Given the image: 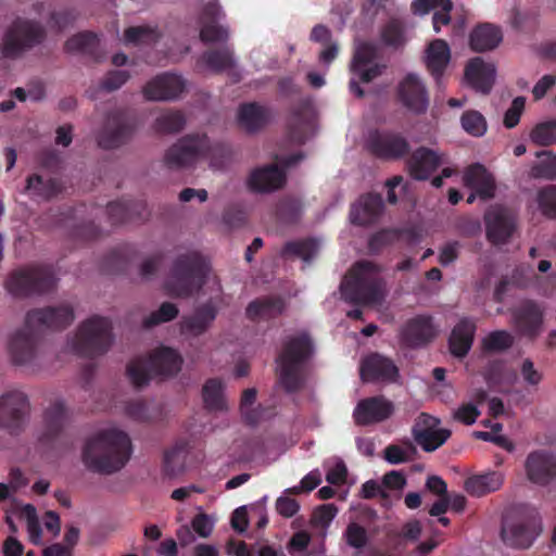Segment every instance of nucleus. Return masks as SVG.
<instances>
[{
  "instance_id": "f257e3e1",
  "label": "nucleus",
  "mask_w": 556,
  "mask_h": 556,
  "mask_svg": "<svg viewBox=\"0 0 556 556\" xmlns=\"http://www.w3.org/2000/svg\"><path fill=\"white\" fill-rule=\"evenodd\" d=\"M132 453L128 434L116 429L102 430L88 438L81 451V462L94 473L112 475L128 463Z\"/></svg>"
},
{
  "instance_id": "f03ea898",
  "label": "nucleus",
  "mask_w": 556,
  "mask_h": 556,
  "mask_svg": "<svg viewBox=\"0 0 556 556\" xmlns=\"http://www.w3.org/2000/svg\"><path fill=\"white\" fill-rule=\"evenodd\" d=\"M314 353V342L307 332H300L283 340L276 362L279 382L287 393H295L304 388L306 366Z\"/></svg>"
},
{
  "instance_id": "7ed1b4c3",
  "label": "nucleus",
  "mask_w": 556,
  "mask_h": 556,
  "mask_svg": "<svg viewBox=\"0 0 556 556\" xmlns=\"http://www.w3.org/2000/svg\"><path fill=\"white\" fill-rule=\"evenodd\" d=\"M340 291L342 299L355 305L380 304L386 298L381 268L370 261H359L345 274Z\"/></svg>"
},
{
  "instance_id": "20e7f679",
  "label": "nucleus",
  "mask_w": 556,
  "mask_h": 556,
  "mask_svg": "<svg viewBox=\"0 0 556 556\" xmlns=\"http://www.w3.org/2000/svg\"><path fill=\"white\" fill-rule=\"evenodd\" d=\"M210 271L211 266L201 253L180 254L170 267L165 290L174 298H190L203 288Z\"/></svg>"
},
{
  "instance_id": "39448f33",
  "label": "nucleus",
  "mask_w": 556,
  "mask_h": 556,
  "mask_svg": "<svg viewBox=\"0 0 556 556\" xmlns=\"http://www.w3.org/2000/svg\"><path fill=\"white\" fill-rule=\"evenodd\" d=\"M182 365L180 354L167 346H162L148 357H136L127 366V376L136 388L149 383L152 377H172L177 375Z\"/></svg>"
},
{
  "instance_id": "423d86ee",
  "label": "nucleus",
  "mask_w": 556,
  "mask_h": 556,
  "mask_svg": "<svg viewBox=\"0 0 556 556\" xmlns=\"http://www.w3.org/2000/svg\"><path fill=\"white\" fill-rule=\"evenodd\" d=\"M542 532V521L534 509L514 507L506 511L501 526L503 542L513 548L527 549Z\"/></svg>"
},
{
  "instance_id": "0eeeda50",
  "label": "nucleus",
  "mask_w": 556,
  "mask_h": 556,
  "mask_svg": "<svg viewBox=\"0 0 556 556\" xmlns=\"http://www.w3.org/2000/svg\"><path fill=\"white\" fill-rule=\"evenodd\" d=\"M112 342L111 321L106 317L94 315L79 325L70 345L75 354L93 358L105 354Z\"/></svg>"
},
{
  "instance_id": "6e6552de",
  "label": "nucleus",
  "mask_w": 556,
  "mask_h": 556,
  "mask_svg": "<svg viewBox=\"0 0 556 556\" xmlns=\"http://www.w3.org/2000/svg\"><path fill=\"white\" fill-rule=\"evenodd\" d=\"M55 282L52 265L31 263L13 270L7 278L5 288L15 298H27L50 292Z\"/></svg>"
},
{
  "instance_id": "1a4fd4ad",
  "label": "nucleus",
  "mask_w": 556,
  "mask_h": 556,
  "mask_svg": "<svg viewBox=\"0 0 556 556\" xmlns=\"http://www.w3.org/2000/svg\"><path fill=\"white\" fill-rule=\"evenodd\" d=\"M47 38L41 23L17 17L5 29L0 45V54L8 60H18L26 52L40 46Z\"/></svg>"
},
{
  "instance_id": "9d476101",
  "label": "nucleus",
  "mask_w": 556,
  "mask_h": 556,
  "mask_svg": "<svg viewBox=\"0 0 556 556\" xmlns=\"http://www.w3.org/2000/svg\"><path fill=\"white\" fill-rule=\"evenodd\" d=\"M215 149H223V146H213L206 135H187L166 150L164 163L170 169L190 167L200 159L211 156Z\"/></svg>"
},
{
  "instance_id": "9b49d317",
  "label": "nucleus",
  "mask_w": 556,
  "mask_h": 556,
  "mask_svg": "<svg viewBox=\"0 0 556 556\" xmlns=\"http://www.w3.org/2000/svg\"><path fill=\"white\" fill-rule=\"evenodd\" d=\"M29 401L25 393L12 390L0 396V428L10 435H20L26 428Z\"/></svg>"
},
{
  "instance_id": "f8f14e48",
  "label": "nucleus",
  "mask_w": 556,
  "mask_h": 556,
  "mask_svg": "<svg viewBox=\"0 0 556 556\" xmlns=\"http://www.w3.org/2000/svg\"><path fill=\"white\" fill-rule=\"evenodd\" d=\"M366 150L382 161H397L407 156L410 144L406 137L394 130L375 129L368 134L365 142Z\"/></svg>"
},
{
  "instance_id": "ddd939ff",
  "label": "nucleus",
  "mask_w": 556,
  "mask_h": 556,
  "mask_svg": "<svg viewBox=\"0 0 556 556\" xmlns=\"http://www.w3.org/2000/svg\"><path fill=\"white\" fill-rule=\"evenodd\" d=\"M135 129L136 122L126 111H112L97 136L98 144L106 150L116 149L131 138Z\"/></svg>"
},
{
  "instance_id": "4468645a",
  "label": "nucleus",
  "mask_w": 556,
  "mask_h": 556,
  "mask_svg": "<svg viewBox=\"0 0 556 556\" xmlns=\"http://www.w3.org/2000/svg\"><path fill=\"white\" fill-rule=\"evenodd\" d=\"M74 308L68 304L34 308L26 314V325L38 329L62 330L74 320Z\"/></svg>"
},
{
  "instance_id": "2eb2a0df",
  "label": "nucleus",
  "mask_w": 556,
  "mask_h": 556,
  "mask_svg": "<svg viewBox=\"0 0 556 556\" xmlns=\"http://www.w3.org/2000/svg\"><path fill=\"white\" fill-rule=\"evenodd\" d=\"M34 326H25L14 331L8 344L9 355L14 365L30 364L38 354L39 338Z\"/></svg>"
},
{
  "instance_id": "dca6fc26",
  "label": "nucleus",
  "mask_w": 556,
  "mask_h": 556,
  "mask_svg": "<svg viewBox=\"0 0 556 556\" xmlns=\"http://www.w3.org/2000/svg\"><path fill=\"white\" fill-rule=\"evenodd\" d=\"M528 480L538 485H547L556 480V454L538 450L531 452L525 462Z\"/></svg>"
},
{
  "instance_id": "f3484780",
  "label": "nucleus",
  "mask_w": 556,
  "mask_h": 556,
  "mask_svg": "<svg viewBox=\"0 0 556 556\" xmlns=\"http://www.w3.org/2000/svg\"><path fill=\"white\" fill-rule=\"evenodd\" d=\"M377 54V47L370 42H361L355 48L351 72L364 84L372 81L386 68V65L376 62Z\"/></svg>"
},
{
  "instance_id": "a211bd4d",
  "label": "nucleus",
  "mask_w": 556,
  "mask_h": 556,
  "mask_svg": "<svg viewBox=\"0 0 556 556\" xmlns=\"http://www.w3.org/2000/svg\"><path fill=\"white\" fill-rule=\"evenodd\" d=\"M359 374L364 382H395L399 378V368L391 358L379 353H370L362 359Z\"/></svg>"
},
{
  "instance_id": "6ab92c4d",
  "label": "nucleus",
  "mask_w": 556,
  "mask_h": 556,
  "mask_svg": "<svg viewBox=\"0 0 556 556\" xmlns=\"http://www.w3.org/2000/svg\"><path fill=\"white\" fill-rule=\"evenodd\" d=\"M486 238L493 244L505 243L516 228L514 215L503 206H494L484 215Z\"/></svg>"
},
{
  "instance_id": "aec40b11",
  "label": "nucleus",
  "mask_w": 556,
  "mask_h": 556,
  "mask_svg": "<svg viewBox=\"0 0 556 556\" xmlns=\"http://www.w3.org/2000/svg\"><path fill=\"white\" fill-rule=\"evenodd\" d=\"M394 412V405L382 395H376L361 400L353 417L358 426L378 424L388 419Z\"/></svg>"
},
{
  "instance_id": "412c9836",
  "label": "nucleus",
  "mask_w": 556,
  "mask_h": 556,
  "mask_svg": "<svg viewBox=\"0 0 556 556\" xmlns=\"http://www.w3.org/2000/svg\"><path fill=\"white\" fill-rule=\"evenodd\" d=\"M186 84L176 74H161L146 84L142 93L150 101H166L177 99L185 90Z\"/></svg>"
},
{
  "instance_id": "4be33fe9",
  "label": "nucleus",
  "mask_w": 556,
  "mask_h": 556,
  "mask_svg": "<svg viewBox=\"0 0 556 556\" xmlns=\"http://www.w3.org/2000/svg\"><path fill=\"white\" fill-rule=\"evenodd\" d=\"M66 408L61 401L52 403L43 413L42 429L38 441L48 448H54L66 424Z\"/></svg>"
},
{
  "instance_id": "5701e85b",
  "label": "nucleus",
  "mask_w": 556,
  "mask_h": 556,
  "mask_svg": "<svg viewBox=\"0 0 556 556\" xmlns=\"http://www.w3.org/2000/svg\"><path fill=\"white\" fill-rule=\"evenodd\" d=\"M399 99L409 111L421 114L429 105V97L422 81L416 74H407L399 85Z\"/></svg>"
},
{
  "instance_id": "b1692460",
  "label": "nucleus",
  "mask_w": 556,
  "mask_h": 556,
  "mask_svg": "<svg viewBox=\"0 0 556 556\" xmlns=\"http://www.w3.org/2000/svg\"><path fill=\"white\" fill-rule=\"evenodd\" d=\"M496 70L480 56L470 59L465 67L464 79L475 91L489 94L495 83Z\"/></svg>"
},
{
  "instance_id": "393cba45",
  "label": "nucleus",
  "mask_w": 556,
  "mask_h": 556,
  "mask_svg": "<svg viewBox=\"0 0 556 556\" xmlns=\"http://www.w3.org/2000/svg\"><path fill=\"white\" fill-rule=\"evenodd\" d=\"M434 336L431 318L419 315L403 325L400 331V341L406 348L417 349L428 344Z\"/></svg>"
},
{
  "instance_id": "a878e982",
  "label": "nucleus",
  "mask_w": 556,
  "mask_h": 556,
  "mask_svg": "<svg viewBox=\"0 0 556 556\" xmlns=\"http://www.w3.org/2000/svg\"><path fill=\"white\" fill-rule=\"evenodd\" d=\"M464 182L473 191L468 195L467 203H472L476 197L483 201L494 198L495 181L483 165L479 163L470 165L464 174Z\"/></svg>"
},
{
  "instance_id": "bb28decb",
  "label": "nucleus",
  "mask_w": 556,
  "mask_h": 556,
  "mask_svg": "<svg viewBox=\"0 0 556 556\" xmlns=\"http://www.w3.org/2000/svg\"><path fill=\"white\" fill-rule=\"evenodd\" d=\"M217 314L218 309L212 301L197 306L192 314L182 317L181 332L193 337L205 333L212 327Z\"/></svg>"
},
{
  "instance_id": "cd10ccee",
  "label": "nucleus",
  "mask_w": 556,
  "mask_h": 556,
  "mask_svg": "<svg viewBox=\"0 0 556 556\" xmlns=\"http://www.w3.org/2000/svg\"><path fill=\"white\" fill-rule=\"evenodd\" d=\"M109 219L113 225L127 222H144L150 213L147 203L142 200H119L108 204Z\"/></svg>"
},
{
  "instance_id": "c85d7f7f",
  "label": "nucleus",
  "mask_w": 556,
  "mask_h": 556,
  "mask_svg": "<svg viewBox=\"0 0 556 556\" xmlns=\"http://www.w3.org/2000/svg\"><path fill=\"white\" fill-rule=\"evenodd\" d=\"M383 211V200L379 193H366L359 197L350 211L352 224L358 226L371 225L381 215Z\"/></svg>"
},
{
  "instance_id": "c756f323",
  "label": "nucleus",
  "mask_w": 556,
  "mask_h": 556,
  "mask_svg": "<svg viewBox=\"0 0 556 556\" xmlns=\"http://www.w3.org/2000/svg\"><path fill=\"white\" fill-rule=\"evenodd\" d=\"M287 180L286 173L276 164L255 168L248 180L251 190L256 192H270L280 189Z\"/></svg>"
},
{
  "instance_id": "7c9ffc66",
  "label": "nucleus",
  "mask_w": 556,
  "mask_h": 556,
  "mask_svg": "<svg viewBox=\"0 0 556 556\" xmlns=\"http://www.w3.org/2000/svg\"><path fill=\"white\" fill-rule=\"evenodd\" d=\"M513 318L521 334L535 337L543 323V309L534 301H526L513 311Z\"/></svg>"
},
{
  "instance_id": "2f4dec72",
  "label": "nucleus",
  "mask_w": 556,
  "mask_h": 556,
  "mask_svg": "<svg viewBox=\"0 0 556 556\" xmlns=\"http://www.w3.org/2000/svg\"><path fill=\"white\" fill-rule=\"evenodd\" d=\"M504 475L500 471H488L473 475L464 482L465 491L473 497H482L502 488Z\"/></svg>"
},
{
  "instance_id": "473e14b6",
  "label": "nucleus",
  "mask_w": 556,
  "mask_h": 556,
  "mask_svg": "<svg viewBox=\"0 0 556 556\" xmlns=\"http://www.w3.org/2000/svg\"><path fill=\"white\" fill-rule=\"evenodd\" d=\"M503 40L500 27L491 23L477 25L469 36V46L476 52H485L495 49Z\"/></svg>"
},
{
  "instance_id": "72a5a7b5",
  "label": "nucleus",
  "mask_w": 556,
  "mask_h": 556,
  "mask_svg": "<svg viewBox=\"0 0 556 556\" xmlns=\"http://www.w3.org/2000/svg\"><path fill=\"white\" fill-rule=\"evenodd\" d=\"M407 165L414 179L426 180L439 167L440 159L432 150L419 148L413 152Z\"/></svg>"
},
{
  "instance_id": "f704fd0d",
  "label": "nucleus",
  "mask_w": 556,
  "mask_h": 556,
  "mask_svg": "<svg viewBox=\"0 0 556 556\" xmlns=\"http://www.w3.org/2000/svg\"><path fill=\"white\" fill-rule=\"evenodd\" d=\"M269 111L258 103H243L238 110V123L248 132H256L269 121Z\"/></svg>"
},
{
  "instance_id": "c9c22d12",
  "label": "nucleus",
  "mask_w": 556,
  "mask_h": 556,
  "mask_svg": "<svg viewBox=\"0 0 556 556\" xmlns=\"http://www.w3.org/2000/svg\"><path fill=\"white\" fill-rule=\"evenodd\" d=\"M441 8L442 12L433 14V28L438 33L441 25H447L451 22L450 10L452 9L451 0H414L410 10L415 15H425L432 10Z\"/></svg>"
},
{
  "instance_id": "e433bc0d",
  "label": "nucleus",
  "mask_w": 556,
  "mask_h": 556,
  "mask_svg": "<svg viewBox=\"0 0 556 556\" xmlns=\"http://www.w3.org/2000/svg\"><path fill=\"white\" fill-rule=\"evenodd\" d=\"M450 61V47L443 39L433 40L427 48L426 64L439 83Z\"/></svg>"
},
{
  "instance_id": "4c0bfd02",
  "label": "nucleus",
  "mask_w": 556,
  "mask_h": 556,
  "mask_svg": "<svg viewBox=\"0 0 556 556\" xmlns=\"http://www.w3.org/2000/svg\"><path fill=\"white\" fill-rule=\"evenodd\" d=\"M285 309V301L279 296H265L252 301L245 311L247 317L271 319L278 317Z\"/></svg>"
},
{
  "instance_id": "58836bf2",
  "label": "nucleus",
  "mask_w": 556,
  "mask_h": 556,
  "mask_svg": "<svg viewBox=\"0 0 556 556\" xmlns=\"http://www.w3.org/2000/svg\"><path fill=\"white\" fill-rule=\"evenodd\" d=\"M476 324L470 318H462L454 326V357H464L471 349Z\"/></svg>"
},
{
  "instance_id": "ea45409f",
  "label": "nucleus",
  "mask_w": 556,
  "mask_h": 556,
  "mask_svg": "<svg viewBox=\"0 0 556 556\" xmlns=\"http://www.w3.org/2000/svg\"><path fill=\"white\" fill-rule=\"evenodd\" d=\"M309 110V100H301L291 109L292 119L289 124V136L295 143L303 144L307 139L306 134L303 131V127L309 124L306 116Z\"/></svg>"
},
{
  "instance_id": "a19ab883",
  "label": "nucleus",
  "mask_w": 556,
  "mask_h": 556,
  "mask_svg": "<svg viewBox=\"0 0 556 556\" xmlns=\"http://www.w3.org/2000/svg\"><path fill=\"white\" fill-rule=\"evenodd\" d=\"M99 47V37L93 31H80L65 41L64 50L66 52H80L92 56L96 62H100V58L97 55Z\"/></svg>"
},
{
  "instance_id": "79ce46f5",
  "label": "nucleus",
  "mask_w": 556,
  "mask_h": 556,
  "mask_svg": "<svg viewBox=\"0 0 556 556\" xmlns=\"http://www.w3.org/2000/svg\"><path fill=\"white\" fill-rule=\"evenodd\" d=\"M202 397L204 407L210 412H220L226 409L224 397V383L220 379L211 378L202 388Z\"/></svg>"
},
{
  "instance_id": "37998d69",
  "label": "nucleus",
  "mask_w": 556,
  "mask_h": 556,
  "mask_svg": "<svg viewBox=\"0 0 556 556\" xmlns=\"http://www.w3.org/2000/svg\"><path fill=\"white\" fill-rule=\"evenodd\" d=\"M187 454V443L178 441L164 452L163 472L167 477H175L184 470Z\"/></svg>"
},
{
  "instance_id": "c03bdc74",
  "label": "nucleus",
  "mask_w": 556,
  "mask_h": 556,
  "mask_svg": "<svg viewBox=\"0 0 556 556\" xmlns=\"http://www.w3.org/2000/svg\"><path fill=\"white\" fill-rule=\"evenodd\" d=\"M26 189L31 191L35 195L43 199H51L62 192V184L56 178H49L45 180L42 176L33 174L26 180Z\"/></svg>"
},
{
  "instance_id": "a18cd8bd",
  "label": "nucleus",
  "mask_w": 556,
  "mask_h": 556,
  "mask_svg": "<svg viewBox=\"0 0 556 556\" xmlns=\"http://www.w3.org/2000/svg\"><path fill=\"white\" fill-rule=\"evenodd\" d=\"M317 250L318 243L312 238L289 241L283 245L281 256L283 258L299 257L305 263H309L317 253Z\"/></svg>"
},
{
  "instance_id": "49530a36",
  "label": "nucleus",
  "mask_w": 556,
  "mask_h": 556,
  "mask_svg": "<svg viewBox=\"0 0 556 556\" xmlns=\"http://www.w3.org/2000/svg\"><path fill=\"white\" fill-rule=\"evenodd\" d=\"M380 38L384 46L397 49L405 43V24L401 18H390L381 28Z\"/></svg>"
},
{
  "instance_id": "de8ad7c7",
  "label": "nucleus",
  "mask_w": 556,
  "mask_h": 556,
  "mask_svg": "<svg viewBox=\"0 0 556 556\" xmlns=\"http://www.w3.org/2000/svg\"><path fill=\"white\" fill-rule=\"evenodd\" d=\"M211 71L222 73L233 66L232 52L228 48L207 50L200 59Z\"/></svg>"
},
{
  "instance_id": "09e8293b",
  "label": "nucleus",
  "mask_w": 556,
  "mask_h": 556,
  "mask_svg": "<svg viewBox=\"0 0 556 556\" xmlns=\"http://www.w3.org/2000/svg\"><path fill=\"white\" fill-rule=\"evenodd\" d=\"M538 157H543L531 167V176L538 179L556 180V154L551 151H540Z\"/></svg>"
},
{
  "instance_id": "8fccbe9b",
  "label": "nucleus",
  "mask_w": 556,
  "mask_h": 556,
  "mask_svg": "<svg viewBox=\"0 0 556 556\" xmlns=\"http://www.w3.org/2000/svg\"><path fill=\"white\" fill-rule=\"evenodd\" d=\"M462 128L470 136L480 138L488 130V123L482 113L477 110H467L460 116Z\"/></svg>"
},
{
  "instance_id": "3c124183",
  "label": "nucleus",
  "mask_w": 556,
  "mask_h": 556,
  "mask_svg": "<svg viewBox=\"0 0 556 556\" xmlns=\"http://www.w3.org/2000/svg\"><path fill=\"white\" fill-rule=\"evenodd\" d=\"M303 206L301 201L293 198L280 200L276 207V215L279 222L286 225L296 224L302 215Z\"/></svg>"
},
{
  "instance_id": "603ef678",
  "label": "nucleus",
  "mask_w": 556,
  "mask_h": 556,
  "mask_svg": "<svg viewBox=\"0 0 556 556\" xmlns=\"http://www.w3.org/2000/svg\"><path fill=\"white\" fill-rule=\"evenodd\" d=\"M186 124L184 114L179 111H168L162 113L154 123L156 132L160 134H175L179 132Z\"/></svg>"
},
{
  "instance_id": "864d4df0",
  "label": "nucleus",
  "mask_w": 556,
  "mask_h": 556,
  "mask_svg": "<svg viewBox=\"0 0 556 556\" xmlns=\"http://www.w3.org/2000/svg\"><path fill=\"white\" fill-rule=\"evenodd\" d=\"M448 434L450 432L447 430H422L419 433H415L414 440L422 447L424 451L433 452L447 440Z\"/></svg>"
},
{
  "instance_id": "5fc2aeb1",
  "label": "nucleus",
  "mask_w": 556,
  "mask_h": 556,
  "mask_svg": "<svg viewBox=\"0 0 556 556\" xmlns=\"http://www.w3.org/2000/svg\"><path fill=\"white\" fill-rule=\"evenodd\" d=\"M531 140L539 146L556 143V118L538 124L530 134Z\"/></svg>"
},
{
  "instance_id": "6e6d98bb",
  "label": "nucleus",
  "mask_w": 556,
  "mask_h": 556,
  "mask_svg": "<svg viewBox=\"0 0 556 556\" xmlns=\"http://www.w3.org/2000/svg\"><path fill=\"white\" fill-rule=\"evenodd\" d=\"M536 201L545 217L556 219V185H548L540 189Z\"/></svg>"
},
{
  "instance_id": "4d7b16f0",
  "label": "nucleus",
  "mask_w": 556,
  "mask_h": 556,
  "mask_svg": "<svg viewBox=\"0 0 556 556\" xmlns=\"http://www.w3.org/2000/svg\"><path fill=\"white\" fill-rule=\"evenodd\" d=\"M179 309L178 307L170 302H164L160 308L153 313H151L143 320L144 328H152L162 323H167L175 319L178 316Z\"/></svg>"
},
{
  "instance_id": "13d9d810",
  "label": "nucleus",
  "mask_w": 556,
  "mask_h": 556,
  "mask_svg": "<svg viewBox=\"0 0 556 556\" xmlns=\"http://www.w3.org/2000/svg\"><path fill=\"white\" fill-rule=\"evenodd\" d=\"M228 38V28L219 25L217 22L201 25L200 40L204 43L226 42Z\"/></svg>"
},
{
  "instance_id": "bf43d9fd",
  "label": "nucleus",
  "mask_w": 556,
  "mask_h": 556,
  "mask_svg": "<svg viewBox=\"0 0 556 556\" xmlns=\"http://www.w3.org/2000/svg\"><path fill=\"white\" fill-rule=\"evenodd\" d=\"M513 344V337L504 330H496L489 333L482 341L484 351L500 352L510 348Z\"/></svg>"
},
{
  "instance_id": "052dcab7",
  "label": "nucleus",
  "mask_w": 556,
  "mask_h": 556,
  "mask_svg": "<svg viewBox=\"0 0 556 556\" xmlns=\"http://www.w3.org/2000/svg\"><path fill=\"white\" fill-rule=\"evenodd\" d=\"M130 78V74L125 70H113L108 72L104 78L101 80V88L105 91H114L119 89Z\"/></svg>"
},
{
  "instance_id": "680f3d73",
  "label": "nucleus",
  "mask_w": 556,
  "mask_h": 556,
  "mask_svg": "<svg viewBox=\"0 0 556 556\" xmlns=\"http://www.w3.org/2000/svg\"><path fill=\"white\" fill-rule=\"evenodd\" d=\"M526 105V98L525 97H516L511 105L508 108V110L504 114V126L508 129H511L516 127L520 121L521 114L525 110Z\"/></svg>"
},
{
  "instance_id": "e2e57ef3",
  "label": "nucleus",
  "mask_w": 556,
  "mask_h": 556,
  "mask_svg": "<svg viewBox=\"0 0 556 556\" xmlns=\"http://www.w3.org/2000/svg\"><path fill=\"white\" fill-rule=\"evenodd\" d=\"M153 30L148 26H131L125 29V43L139 45L153 39Z\"/></svg>"
},
{
  "instance_id": "0e129e2a",
  "label": "nucleus",
  "mask_w": 556,
  "mask_h": 556,
  "mask_svg": "<svg viewBox=\"0 0 556 556\" xmlns=\"http://www.w3.org/2000/svg\"><path fill=\"white\" fill-rule=\"evenodd\" d=\"M344 536L348 545L354 548H362L367 543V532L365 528L356 522H352L348 526Z\"/></svg>"
},
{
  "instance_id": "69168bd1",
  "label": "nucleus",
  "mask_w": 556,
  "mask_h": 556,
  "mask_svg": "<svg viewBox=\"0 0 556 556\" xmlns=\"http://www.w3.org/2000/svg\"><path fill=\"white\" fill-rule=\"evenodd\" d=\"M416 452L413 445L403 448L399 445L391 444L384 448V458L390 464H403L410 460V455Z\"/></svg>"
},
{
  "instance_id": "338daca9",
  "label": "nucleus",
  "mask_w": 556,
  "mask_h": 556,
  "mask_svg": "<svg viewBox=\"0 0 556 556\" xmlns=\"http://www.w3.org/2000/svg\"><path fill=\"white\" fill-rule=\"evenodd\" d=\"M338 514L334 504H324L318 506L312 516L313 523L317 527L327 528Z\"/></svg>"
},
{
  "instance_id": "774afa93",
  "label": "nucleus",
  "mask_w": 556,
  "mask_h": 556,
  "mask_svg": "<svg viewBox=\"0 0 556 556\" xmlns=\"http://www.w3.org/2000/svg\"><path fill=\"white\" fill-rule=\"evenodd\" d=\"M223 222L230 229L241 228L247 223V214L238 205H230L224 211Z\"/></svg>"
}]
</instances>
